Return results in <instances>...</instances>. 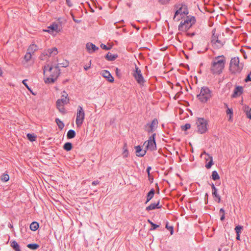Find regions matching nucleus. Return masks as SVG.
<instances>
[{
  "label": "nucleus",
  "instance_id": "obj_13",
  "mask_svg": "<svg viewBox=\"0 0 251 251\" xmlns=\"http://www.w3.org/2000/svg\"><path fill=\"white\" fill-rule=\"evenodd\" d=\"M243 93V88L242 86H238L235 87L233 93L232 94L231 97L233 98H236L239 97Z\"/></svg>",
  "mask_w": 251,
  "mask_h": 251
},
{
  "label": "nucleus",
  "instance_id": "obj_18",
  "mask_svg": "<svg viewBox=\"0 0 251 251\" xmlns=\"http://www.w3.org/2000/svg\"><path fill=\"white\" fill-rule=\"evenodd\" d=\"M10 244V246L15 251H21L19 245L15 240L11 241Z\"/></svg>",
  "mask_w": 251,
  "mask_h": 251
},
{
  "label": "nucleus",
  "instance_id": "obj_4",
  "mask_svg": "<svg viewBox=\"0 0 251 251\" xmlns=\"http://www.w3.org/2000/svg\"><path fill=\"white\" fill-rule=\"evenodd\" d=\"M196 21V18L194 16H191V17L187 16L186 20L183 23L181 22L178 25V29L181 31H187L195 24Z\"/></svg>",
  "mask_w": 251,
  "mask_h": 251
},
{
  "label": "nucleus",
  "instance_id": "obj_37",
  "mask_svg": "<svg viewBox=\"0 0 251 251\" xmlns=\"http://www.w3.org/2000/svg\"><path fill=\"white\" fill-rule=\"evenodd\" d=\"M58 27V25L55 23L52 24L51 25H50L49 26V28L51 29L52 30H54V31H57Z\"/></svg>",
  "mask_w": 251,
  "mask_h": 251
},
{
  "label": "nucleus",
  "instance_id": "obj_41",
  "mask_svg": "<svg viewBox=\"0 0 251 251\" xmlns=\"http://www.w3.org/2000/svg\"><path fill=\"white\" fill-rule=\"evenodd\" d=\"M100 48L104 50H110L111 49V46L110 47H107L106 45H105L104 44H101L100 45Z\"/></svg>",
  "mask_w": 251,
  "mask_h": 251
},
{
  "label": "nucleus",
  "instance_id": "obj_24",
  "mask_svg": "<svg viewBox=\"0 0 251 251\" xmlns=\"http://www.w3.org/2000/svg\"><path fill=\"white\" fill-rule=\"evenodd\" d=\"M39 227V224L38 222H33L31 223V224L30 225V230H31L32 231H36L37 230L38 228Z\"/></svg>",
  "mask_w": 251,
  "mask_h": 251
},
{
  "label": "nucleus",
  "instance_id": "obj_21",
  "mask_svg": "<svg viewBox=\"0 0 251 251\" xmlns=\"http://www.w3.org/2000/svg\"><path fill=\"white\" fill-rule=\"evenodd\" d=\"M182 9H183V6H181L180 7H179V8L176 10V11L175 12V15L173 17V20L174 21H178L179 20H180V18L177 17V16L178 14H180V15H182Z\"/></svg>",
  "mask_w": 251,
  "mask_h": 251
},
{
  "label": "nucleus",
  "instance_id": "obj_44",
  "mask_svg": "<svg viewBox=\"0 0 251 251\" xmlns=\"http://www.w3.org/2000/svg\"><path fill=\"white\" fill-rule=\"evenodd\" d=\"M245 82H248L249 81H251V71L250 73L247 75L246 78L245 79Z\"/></svg>",
  "mask_w": 251,
  "mask_h": 251
},
{
  "label": "nucleus",
  "instance_id": "obj_50",
  "mask_svg": "<svg viewBox=\"0 0 251 251\" xmlns=\"http://www.w3.org/2000/svg\"><path fill=\"white\" fill-rule=\"evenodd\" d=\"M91 60H90L89 61V64L87 65H86L84 66V69L85 70V71H87L91 67Z\"/></svg>",
  "mask_w": 251,
  "mask_h": 251
},
{
  "label": "nucleus",
  "instance_id": "obj_57",
  "mask_svg": "<svg viewBox=\"0 0 251 251\" xmlns=\"http://www.w3.org/2000/svg\"><path fill=\"white\" fill-rule=\"evenodd\" d=\"M211 186V188H212V191L213 190H215V189H216V187L215 186L214 184L212 183L211 184H210Z\"/></svg>",
  "mask_w": 251,
  "mask_h": 251
},
{
  "label": "nucleus",
  "instance_id": "obj_16",
  "mask_svg": "<svg viewBox=\"0 0 251 251\" xmlns=\"http://www.w3.org/2000/svg\"><path fill=\"white\" fill-rule=\"evenodd\" d=\"M159 204V201H158L157 202L151 203L146 208V210L149 211L150 210H154L155 209H159L162 207V206L160 205Z\"/></svg>",
  "mask_w": 251,
  "mask_h": 251
},
{
  "label": "nucleus",
  "instance_id": "obj_35",
  "mask_svg": "<svg viewBox=\"0 0 251 251\" xmlns=\"http://www.w3.org/2000/svg\"><path fill=\"white\" fill-rule=\"evenodd\" d=\"M65 104V101L64 100H57L56 102V105L57 108L58 107H61V106H64Z\"/></svg>",
  "mask_w": 251,
  "mask_h": 251
},
{
  "label": "nucleus",
  "instance_id": "obj_58",
  "mask_svg": "<svg viewBox=\"0 0 251 251\" xmlns=\"http://www.w3.org/2000/svg\"><path fill=\"white\" fill-rule=\"evenodd\" d=\"M225 219V214H222L221 216V218H220V220L221 221H223Z\"/></svg>",
  "mask_w": 251,
  "mask_h": 251
},
{
  "label": "nucleus",
  "instance_id": "obj_51",
  "mask_svg": "<svg viewBox=\"0 0 251 251\" xmlns=\"http://www.w3.org/2000/svg\"><path fill=\"white\" fill-rule=\"evenodd\" d=\"M26 81H27V79H24L23 80L22 83L25 86V87L27 89V90H29V86L27 84Z\"/></svg>",
  "mask_w": 251,
  "mask_h": 251
},
{
  "label": "nucleus",
  "instance_id": "obj_15",
  "mask_svg": "<svg viewBox=\"0 0 251 251\" xmlns=\"http://www.w3.org/2000/svg\"><path fill=\"white\" fill-rule=\"evenodd\" d=\"M86 48L90 53H93L96 50H99V48L98 47L91 42L87 43Z\"/></svg>",
  "mask_w": 251,
  "mask_h": 251
},
{
  "label": "nucleus",
  "instance_id": "obj_62",
  "mask_svg": "<svg viewBox=\"0 0 251 251\" xmlns=\"http://www.w3.org/2000/svg\"><path fill=\"white\" fill-rule=\"evenodd\" d=\"M208 195L207 193H206L205 194V197H204V199L205 200H206V199L207 200L208 199Z\"/></svg>",
  "mask_w": 251,
  "mask_h": 251
},
{
  "label": "nucleus",
  "instance_id": "obj_12",
  "mask_svg": "<svg viewBox=\"0 0 251 251\" xmlns=\"http://www.w3.org/2000/svg\"><path fill=\"white\" fill-rule=\"evenodd\" d=\"M58 53L57 49L55 47L49 49L47 50H45L42 53V55L44 56H48L50 57L51 56H54Z\"/></svg>",
  "mask_w": 251,
  "mask_h": 251
},
{
  "label": "nucleus",
  "instance_id": "obj_17",
  "mask_svg": "<svg viewBox=\"0 0 251 251\" xmlns=\"http://www.w3.org/2000/svg\"><path fill=\"white\" fill-rule=\"evenodd\" d=\"M136 155L138 157H143L146 153V150H142L141 147L139 145L135 146Z\"/></svg>",
  "mask_w": 251,
  "mask_h": 251
},
{
  "label": "nucleus",
  "instance_id": "obj_1",
  "mask_svg": "<svg viewBox=\"0 0 251 251\" xmlns=\"http://www.w3.org/2000/svg\"><path fill=\"white\" fill-rule=\"evenodd\" d=\"M44 74L49 73V76L45 79L46 83H53L59 76L61 72L58 66L53 64V62L46 64L43 68Z\"/></svg>",
  "mask_w": 251,
  "mask_h": 251
},
{
  "label": "nucleus",
  "instance_id": "obj_2",
  "mask_svg": "<svg viewBox=\"0 0 251 251\" xmlns=\"http://www.w3.org/2000/svg\"><path fill=\"white\" fill-rule=\"evenodd\" d=\"M219 57H216L211 64L210 71L213 75H220L225 67V60L219 59Z\"/></svg>",
  "mask_w": 251,
  "mask_h": 251
},
{
  "label": "nucleus",
  "instance_id": "obj_39",
  "mask_svg": "<svg viewBox=\"0 0 251 251\" xmlns=\"http://www.w3.org/2000/svg\"><path fill=\"white\" fill-rule=\"evenodd\" d=\"M191 128L190 124H186L185 125L181 126V129L183 131H186Z\"/></svg>",
  "mask_w": 251,
  "mask_h": 251
},
{
  "label": "nucleus",
  "instance_id": "obj_25",
  "mask_svg": "<svg viewBox=\"0 0 251 251\" xmlns=\"http://www.w3.org/2000/svg\"><path fill=\"white\" fill-rule=\"evenodd\" d=\"M69 62L67 60H63L62 63H57V64H55L54 65L56 66H58V69L60 67H64L66 68L69 66Z\"/></svg>",
  "mask_w": 251,
  "mask_h": 251
},
{
  "label": "nucleus",
  "instance_id": "obj_27",
  "mask_svg": "<svg viewBox=\"0 0 251 251\" xmlns=\"http://www.w3.org/2000/svg\"><path fill=\"white\" fill-rule=\"evenodd\" d=\"M72 144L70 142L65 143L63 147V149L67 151H70L72 149Z\"/></svg>",
  "mask_w": 251,
  "mask_h": 251
},
{
  "label": "nucleus",
  "instance_id": "obj_48",
  "mask_svg": "<svg viewBox=\"0 0 251 251\" xmlns=\"http://www.w3.org/2000/svg\"><path fill=\"white\" fill-rule=\"evenodd\" d=\"M57 109H58L59 112H60L61 113H62L63 114L65 113V109L64 107V106L62 105L61 107H58Z\"/></svg>",
  "mask_w": 251,
  "mask_h": 251
},
{
  "label": "nucleus",
  "instance_id": "obj_45",
  "mask_svg": "<svg viewBox=\"0 0 251 251\" xmlns=\"http://www.w3.org/2000/svg\"><path fill=\"white\" fill-rule=\"evenodd\" d=\"M247 116L250 119H251V108L249 110H246Z\"/></svg>",
  "mask_w": 251,
  "mask_h": 251
},
{
  "label": "nucleus",
  "instance_id": "obj_40",
  "mask_svg": "<svg viewBox=\"0 0 251 251\" xmlns=\"http://www.w3.org/2000/svg\"><path fill=\"white\" fill-rule=\"evenodd\" d=\"M166 228L170 231L171 235H173L174 233V227L173 226H169L168 223H167L166 225Z\"/></svg>",
  "mask_w": 251,
  "mask_h": 251
},
{
  "label": "nucleus",
  "instance_id": "obj_11",
  "mask_svg": "<svg viewBox=\"0 0 251 251\" xmlns=\"http://www.w3.org/2000/svg\"><path fill=\"white\" fill-rule=\"evenodd\" d=\"M158 122L156 118H154L151 123H147L145 126V130L148 133L154 131L158 127Z\"/></svg>",
  "mask_w": 251,
  "mask_h": 251
},
{
  "label": "nucleus",
  "instance_id": "obj_61",
  "mask_svg": "<svg viewBox=\"0 0 251 251\" xmlns=\"http://www.w3.org/2000/svg\"><path fill=\"white\" fill-rule=\"evenodd\" d=\"M236 239L237 240H240V234H236Z\"/></svg>",
  "mask_w": 251,
  "mask_h": 251
},
{
  "label": "nucleus",
  "instance_id": "obj_23",
  "mask_svg": "<svg viewBox=\"0 0 251 251\" xmlns=\"http://www.w3.org/2000/svg\"><path fill=\"white\" fill-rule=\"evenodd\" d=\"M218 189H215L212 191V194L213 197L215 198V200L217 201L218 203L221 201V197L217 193Z\"/></svg>",
  "mask_w": 251,
  "mask_h": 251
},
{
  "label": "nucleus",
  "instance_id": "obj_42",
  "mask_svg": "<svg viewBox=\"0 0 251 251\" xmlns=\"http://www.w3.org/2000/svg\"><path fill=\"white\" fill-rule=\"evenodd\" d=\"M188 9L187 8V7L185 6L184 7H183L182 9V15H187L188 14Z\"/></svg>",
  "mask_w": 251,
  "mask_h": 251
},
{
  "label": "nucleus",
  "instance_id": "obj_32",
  "mask_svg": "<svg viewBox=\"0 0 251 251\" xmlns=\"http://www.w3.org/2000/svg\"><path fill=\"white\" fill-rule=\"evenodd\" d=\"M55 123H56L58 128L62 130L64 127V123L58 118H56Z\"/></svg>",
  "mask_w": 251,
  "mask_h": 251
},
{
  "label": "nucleus",
  "instance_id": "obj_49",
  "mask_svg": "<svg viewBox=\"0 0 251 251\" xmlns=\"http://www.w3.org/2000/svg\"><path fill=\"white\" fill-rule=\"evenodd\" d=\"M159 2L162 4H166L169 3L170 0H158Z\"/></svg>",
  "mask_w": 251,
  "mask_h": 251
},
{
  "label": "nucleus",
  "instance_id": "obj_38",
  "mask_svg": "<svg viewBox=\"0 0 251 251\" xmlns=\"http://www.w3.org/2000/svg\"><path fill=\"white\" fill-rule=\"evenodd\" d=\"M243 227L242 226L238 225L236 226L235 228V230L236 233V234H240L241 233V230L243 229Z\"/></svg>",
  "mask_w": 251,
  "mask_h": 251
},
{
  "label": "nucleus",
  "instance_id": "obj_55",
  "mask_svg": "<svg viewBox=\"0 0 251 251\" xmlns=\"http://www.w3.org/2000/svg\"><path fill=\"white\" fill-rule=\"evenodd\" d=\"M151 169V166H148L147 168L146 172L149 175L150 174V171Z\"/></svg>",
  "mask_w": 251,
  "mask_h": 251
},
{
  "label": "nucleus",
  "instance_id": "obj_33",
  "mask_svg": "<svg viewBox=\"0 0 251 251\" xmlns=\"http://www.w3.org/2000/svg\"><path fill=\"white\" fill-rule=\"evenodd\" d=\"M211 178L213 180H217L220 179V176L216 171H213L212 172Z\"/></svg>",
  "mask_w": 251,
  "mask_h": 251
},
{
  "label": "nucleus",
  "instance_id": "obj_22",
  "mask_svg": "<svg viewBox=\"0 0 251 251\" xmlns=\"http://www.w3.org/2000/svg\"><path fill=\"white\" fill-rule=\"evenodd\" d=\"M117 57V54H112L109 52H108L105 56L106 59L110 61H114Z\"/></svg>",
  "mask_w": 251,
  "mask_h": 251
},
{
  "label": "nucleus",
  "instance_id": "obj_63",
  "mask_svg": "<svg viewBox=\"0 0 251 251\" xmlns=\"http://www.w3.org/2000/svg\"><path fill=\"white\" fill-rule=\"evenodd\" d=\"M148 222L149 223H150L151 224V225L153 223L150 219L148 220Z\"/></svg>",
  "mask_w": 251,
  "mask_h": 251
},
{
  "label": "nucleus",
  "instance_id": "obj_29",
  "mask_svg": "<svg viewBox=\"0 0 251 251\" xmlns=\"http://www.w3.org/2000/svg\"><path fill=\"white\" fill-rule=\"evenodd\" d=\"M26 137L28 140L31 142L35 141L37 139V136L34 133H27Z\"/></svg>",
  "mask_w": 251,
  "mask_h": 251
},
{
  "label": "nucleus",
  "instance_id": "obj_31",
  "mask_svg": "<svg viewBox=\"0 0 251 251\" xmlns=\"http://www.w3.org/2000/svg\"><path fill=\"white\" fill-rule=\"evenodd\" d=\"M27 247L30 250H37L39 247V245L38 244L36 243H31V244H28L27 245Z\"/></svg>",
  "mask_w": 251,
  "mask_h": 251
},
{
  "label": "nucleus",
  "instance_id": "obj_6",
  "mask_svg": "<svg viewBox=\"0 0 251 251\" xmlns=\"http://www.w3.org/2000/svg\"><path fill=\"white\" fill-rule=\"evenodd\" d=\"M196 124L197 125V131L199 133L203 134L207 130L208 122L204 118H198Z\"/></svg>",
  "mask_w": 251,
  "mask_h": 251
},
{
  "label": "nucleus",
  "instance_id": "obj_43",
  "mask_svg": "<svg viewBox=\"0 0 251 251\" xmlns=\"http://www.w3.org/2000/svg\"><path fill=\"white\" fill-rule=\"evenodd\" d=\"M151 228H150V230H154L155 229H156L157 227H158L159 226V225H156L154 223H153L151 225Z\"/></svg>",
  "mask_w": 251,
  "mask_h": 251
},
{
  "label": "nucleus",
  "instance_id": "obj_36",
  "mask_svg": "<svg viewBox=\"0 0 251 251\" xmlns=\"http://www.w3.org/2000/svg\"><path fill=\"white\" fill-rule=\"evenodd\" d=\"M32 53L30 52L27 51V52L25 53L24 59L26 62L29 61L31 58Z\"/></svg>",
  "mask_w": 251,
  "mask_h": 251
},
{
  "label": "nucleus",
  "instance_id": "obj_46",
  "mask_svg": "<svg viewBox=\"0 0 251 251\" xmlns=\"http://www.w3.org/2000/svg\"><path fill=\"white\" fill-rule=\"evenodd\" d=\"M128 151L127 148H126L123 151V154L124 158H126L128 156Z\"/></svg>",
  "mask_w": 251,
  "mask_h": 251
},
{
  "label": "nucleus",
  "instance_id": "obj_10",
  "mask_svg": "<svg viewBox=\"0 0 251 251\" xmlns=\"http://www.w3.org/2000/svg\"><path fill=\"white\" fill-rule=\"evenodd\" d=\"M212 36L211 40V43L215 49H219L221 48L224 45V43L219 40L218 36L215 35V29H213L212 31Z\"/></svg>",
  "mask_w": 251,
  "mask_h": 251
},
{
  "label": "nucleus",
  "instance_id": "obj_54",
  "mask_svg": "<svg viewBox=\"0 0 251 251\" xmlns=\"http://www.w3.org/2000/svg\"><path fill=\"white\" fill-rule=\"evenodd\" d=\"M100 182L99 180H95L92 182V184L93 185H97L98 184H99Z\"/></svg>",
  "mask_w": 251,
  "mask_h": 251
},
{
  "label": "nucleus",
  "instance_id": "obj_56",
  "mask_svg": "<svg viewBox=\"0 0 251 251\" xmlns=\"http://www.w3.org/2000/svg\"><path fill=\"white\" fill-rule=\"evenodd\" d=\"M29 90H28L33 95L35 96L36 95V93L33 92L32 89L29 87Z\"/></svg>",
  "mask_w": 251,
  "mask_h": 251
},
{
  "label": "nucleus",
  "instance_id": "obj_34",
  "mask_svg": "<svg viewBox=\"0 0 251 251\" xmlns=\"http://www.w3.org/2000/svg\"><path fill=\"white\" fill-rule=\"evenodd\" d=\"M9 179V176L7 173L3 174L0 176V180L3 182H7Z\"/></svg>",
  "mask_w": 251,
  "mask_h": 251
},
{
  "label": "nucleus",
  "instance_id": "obj_9",
  "mask_svg": "<svg viewBox=\"0 0 251 251\" xmlns=\"http://www.w3.org/2000/svg\"><path fill=\"white\" fill-rule=\"evenodd\" d=\"M85 118V113L82 107L78 105L77 109L76 125L78 127L80 126L83 124Z\"/></svg>",
  "mask_w": 251,
  "mask_h": 251
},
{
  "label": "nucleus",
  "instance_id": "obj_64",
  "mask_svg": "<svg viewBox=\"0 0 251 251\" xmlns=\"http://www.w3.org/2000/svg\"><path fill=\"white\" fill-rule=\"evenodd\" d=\"M126 148H127V145L126 143H125L124 144V147H123V150L124 151L125 150V149H126Z\"/></svg>",
  "mask_w": 251,
  "mask_h": 251
},
{
  "label": "nucleus",
  "instance_id": "obj_30",
  "mask_svg": "<svg viewBox=\"0 0 251 251\" xmlns=\"http://www.w3.org/2000/svg\"><path fill=\"white\" fill-rule=\"evenodd\" d=\"M37 50H38L37 46L35 44H32V45H30V46L28 47L27 51H28L32 53H34Z\"/></svg>",
  "mask_w": 251,
  "mask_h": 251
},
{
  "label": "nucleus",
  "instance_id": "obj_7",
  "mask_svg": "<svg viewBox=\"0 0 251 251\" xmlns=\"http://www.w3.org/2000/svg\"><path fill=\"white\" fill-rule=\"evenodd\" d=\"M155 133H153L151 136L149 137V139L145 142L144 145L145 146V148L147 150L151 151H156L157 150L156 142L155 140Z\"/></svg>",
  "mask_w": 251,
  "mask_h": 251
},
{
  "label": "nucleus",
  "instance_id": "obj_28",
  "mask_svg": "<svg viewBox=\"0 0 251 251\" xmlns=\"http://www.w3.org/2000/svg\"><path fill=\"white\" fill-rule=\"evenodd\" d=\"M76 133L74 130L70 129L67 134V137L68 139H72L75 136Z\"/></svg>",
  "mask_w": 251,
  "mask_h": 251
},
{
  "label": "nucleus",
  "instance_id": "obj_5",
  "mask_svg": "<svg viewBox=\"0 0 251 251\" xmlns=\"http://www.w3.org/2000/svg\"><path fill=\"white\" fill-rule=\"evenodd\" d=\"M243 68V66L239 64V58L235 57L232 58L230 62V71L232 73H240Z\"/></svg>",
  "mask_w": 251,
  "mask_h": 251
},
{
  "label": "nucleus",
  "instance_id": "obj_20",
  "mask_svg": "<svg viewBox=\"0 0 251 251\" xmlns=\"http://www.w3.org/2000/svg\"><path fill=\"white\" fill-rule=\"evenodd\" d=\"M155 194V190L153 188L151 189V190L148 192L146 197V201L145 203H147L149 202L151 199L153 197Z\"/></svg>",
  "mask_w": 251,
  "mask_h": 251
},
{
  "label": "nucleus",
  "instance_id": "obj_53",
  "mask_svg": "<svg viewBox=\"0 0 251 251\" xmlns=\"http://www.w3.org/2000/svg\"><path fill=\"white\" fill-rule=\"evenodd\" d=\"M66 3H67V5L69 7H71L73 6V4L71 2V0H66Z\"/></svg>",
  "mask_w": 251,
  "mask_h": 251
},
{
  "label": "nucleus",
  "instance_id": "obj_47",
  "mask_svg": "<svg viewBox=\"0 0 251 251\" xmlns=\"http://www.w3.org/2000/svg\"><path fill=\"white\" fill-rule=\"evenodd\" d=\"M226 113L227 115H230V118L231 117L232 115H233V112L231 109L227 108Z\"/></svg>",
  "mask_w": 251,
  "mask_h": 251
},
{
  "label": "nucleus",
  "instance_id": "obj_60",
  "mask_svg": "<svg viewBox=\"0 0 251 251\" xmlns=\"http://www.w3.org/2000/svg\"><path fill=\"white\" fill-rule=\"evenodd\" d=\"M8 226L10 228H13V226L12 224L10 223H8Z\"/></svg>",
  "mask_w": 251,
  "mask_h": 251
},
{
  "label": "nucleus",
  "instance_id": "obj_52",
  "mask_svg": "<svg viewBox=\"0 0 251 251\" xmlns=\"http://www.w3.org/2000/svg\"><path fill=\"white\" fill-rule=\"evenodd\" d=\"M186 35L188 36H190V37H193L194 36V35H196V33L195 32H192V33H190V32H186Z\"/></svg>",
  "mask_w": 251,
  "mask_h": 251
},
{
  "label": "nucleus",
  "instance_id": "obj_3",
  "mask_svg": "<svg viewBox=\"0 0 251 251\" xmlns=\"http://www.w3.org/2000/svg\"><path fill=\"white\" fill-rule=\"evenodd\" d=\"M212 97V92L207 86L201 88L200 93L197 95L198 100L202 103H206Z\"/></svg>",
  "mask_w": 251,
  "mask_h": 251
},
{
  "label": "nucleus",
  "instance_id": "obj_59",
  "mask_svg": "<svg viewBox=\"0 0 251 251\" xmlns=\"http://www.w3.org/2000/svg\"><path fill=\"white\" fill-rule=\"evenodd\" d=\"M220 213H222V214H225V210L223 208H221L220 210Z\"/></svg>",
  "mask_w": 251,
  "mask_h": 251
},
{
  "label": "nucleus",
  "instance_id": "obj_14",
  "mask_svg": "<svg viewBox=\"0 0 251 251\" xmlns=\"http://www.w3.org/2000/svg\"><path fill=\"white\" fill-rule=\"evenodd\" d=\"M101 75L103 77L106 78L109 82H113L114 81V78L108 71H102L101 72Z\"/></svg>",
  "mask_w": 251,
  "mask_h": 251
},
{
  "label": "nucleus",
  "instance_id": "obj_8",
  "mask_svg": "<svg viewBox=\"0 0 251 251\" xmlns=\"http://www.w3.org/2000/svg\"><path fill=\"white\" fill-rule=\"evenodd\" d=\"M135 70L133 71L132 74L133 77L138 84L143 85L146 81L142 74L141 70L136 64L135 65Z\"/></svg>",
  "mask_w": 251,
  "mask_h": 251
},
{
  "label": "nucleus",
  "instance_id": "obj_26",
  "mask_svg": "<svg viewBox=\"0 0 251 251\" xmlns=\"http://www.w3.org/2000/svg\"><path fill=\"white\" fill-rule=\"evenodd\" d=\"M68 95L65 91L61 93V98L60 100H64L65 101V104L69 102V99L68 98Z\"/></svg>",
  "mask_w": 251,
  "mask_h": 251
},
{
  "label": "nucleus",
  "instance_id": "obj_19",
  "mask_svg": "<svg viewBox=\"0 0 251 251\" xmlns=\"http://www.w3.org/2000/svg\"><path fill=\"white\" fill-rule=\"evenodd\" d=\"M204 153L207 156V158H205L206 160H208L209 159H210V161L205 165V167L208 169H210L213 164V158L212 156L210 155L208 153H206L205 152H204Z\"/></svg>",
  "mask_w": 251,
  "mask_h": 251
}]
</instances>
